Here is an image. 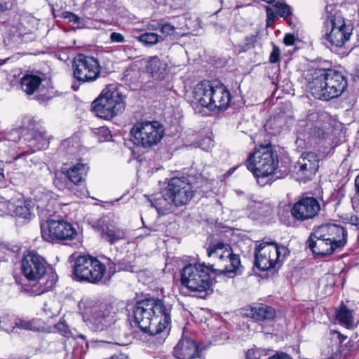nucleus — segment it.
<instances>
[{
  "label": "nucleus",
  "mask_w": 359,
  "mask_h": 359,
  "mask_svg": "<svg viewBox=\"0 0 359 359\" xmlns=\"http://www.w3.org/2000/svg\"><path fill=\"white\" fill-rule=\"evenodd\" d=\"M172 306L159 299H147L134 306V323L144 333L161 341L170 330Z\"/></svg>",
  "instance_id": "1"
},
{
  "label": "nucleus",
  "mask_w": 359,
  "mask_h": 359,
  "mask_svg": "<svg viewBox=\"0 0 359 359\" xmlns=\"http://www.w3.org/2000/svg\"><path fill=\"white\" fill-rule=\"evenodd\" d=\"M304 84L315 98L326 101L340 96L347 88L344 75L332 69L309 70Z\"/></svg>",
  "instance_id": "2"
},
{
  "label": "nucleus",
  "mask_w": 359,
  "mask_h": 359,
  "mask_svg": "<svg viewBox=\"0 0 359 359\" xmlns=\"http://www.w3.org/2000/svg\"><path fill=\"white\" fill-rule=\"evenodd\" d=\"M347 242V231L341 226L325 224L313 228L306 245L313 254L327 256L341 251Z\"/></svg>",
  "instance_id": "3"
},
{
  "label": "nucleus",
  "mask_w": 359,
  "mask_h": 359,
  "mask_svg": "<svg viewBox=\"0 0 359 359\" xmlns=\"http://www.w3.org/2000/svg\"><path fill=\"white\" fill-rule=\"evenodd\" d=\"M47 262L35 251L25 254L21 259V270L30 281L25 290L32 295H40L51 290L55 284V276L47 273Z\"/></svg>",
  "instance_id": "4"
},
{
  "label": "nucleus",
  "mask_w": 359,
  "mask_h": 359,
  "mask_svg": "<svg viewBox=\"0 0 359 359\" xmlns=\"http://www.w3.org/2000/svg\"><path fill=\"white\" fill-rule=\"evenodd\" d=\"M194 189V186L186 177H173L169 181L161 197L151 200V206L160 212L170 210L172 205L176 207L186 205L196 191Z\"/></svg>",
  "instance_id": "5"
},
{
  "label": "nucleus",
  "mask_w": 359,
  "mask_h": 359,
  "mask_svg": "<svg viewBox=\"0 0 359 359\" xmlns=\"http://www.w3.org/2000/svg\"><path fill=\"white\" fill-rule=\"evenodd\" d=\"M278 164V155L269 142L264 144L257 143L246 160L247 168L253 173L259 184L274 172Z\"/></svg>",
  "instance_id": "6"
},
{
  "label": "nucleus",
  "mask_w": 359,
  "mask_h": 359,
  "mask_svg": "<svg viewBox=\"0 0 359 359\" xmlns=\"http://www.w3.org/2000/svg\"><path fill=\"white\" fill-rule=\"evenodd\" d=\"M353 29L345 23L344 18L334 4L327 5L323 32L331 46L342 47L350 39Z\"/></svg>",
  "instance_id": "7"
},
{
  "label": "nucleus",
  "mask_w": 359,
  "mask_h": 359,
  "mask_svg": "<svg viewBox=\"0 0 359 359\" xmlns=\"http://www.w3.org/2000/svg\"><path fill=\"white\" fill-rule=\"evenodd\" d=\"M213 266L203 264H188L181 271L182 285L190 292L198 294L200 297H205L212 291V279L210 272Z\"/></svg>",
  "instance_id": "8"
},
{
  "label": "nucleus",
  "mask_w": 359,
  "mask_h": 359,
  "mask_svg": "<svg viewBox=\"0 0 359 359\" xmlns=\"http://www.w3.org/2000/svg\"><path fill=\"white\" fill-rule=\"evenodd\" d=\"M289 253V250L284 245L262 242L255 250V264L261 271L278 268Z\"/></svg>",
  "instance_id": "9"
},
{
  "label": "nucleus",
  "mask_w": 359,
  "mask_h": 359,
  "mask_svg": "<svg viewBox=\"0 0 359 359\" xmlns=\"http://www.w3.org/2000/svg\"><path fill=\"white\" fill-rule=\"evenodd\" d=\"M124 108L121 93L112 85L103 89L101 95L92 104V110L96 116L104 119L114 117Z\"/></svg>",
  "instance_id": "10"
},
{
  "label": "nucleus",
  "mask_w": 359,
  "mask_h": 359,
  "mask_svg": "<svg viewBox=\"0 0 359 359\" xmlns=\"http://www.w3.org/2000/svg\"><path fill=\"white\" fill-rule=\"evenodd\" d=\"M208 256L212 259V272L219 273H236L241 267L240 257L233 253L231 248L222 243H218L208 249Z\"/></svg>",
  "instance_id": "11"
},
{
  "label": "nucleus",
  "mask_w": 359,
  "mask_h": 359,
  "mask_svg": "<svg viewBox=\"0 0 359 359\" xmlns=\"http://www.w3.org/2000/svg\"><path fill=\"white\" fill-rule=\"evenodd\" d=\"M79 308L82 311L83 320L86 325L93 331L100 332L107 329L116 321V313L111 306H86L80 302Z\"/></svg>",
  "instance_id": "12"
},
{
  "label": "nucleus",
  "mask_w": 359,
  "mask_h": 359,
  "mask_svg": "<svg viewBox=\"0 0 359 359\" xmlns=\"http://www.w3.org/2000/svg\"><path fill=\"white\" fill-rule=\"evenodd\" d=\"M42 238L53 243L74 240L77 230L73 224L64 219H48L41 223Z\"/></svg>",
  "instance_id": "13"
},
{
  "label": "nucleus",
  "mask_w": 359,
  "mask_h": 359,
  "mask_svg": "<svg viewBox=\"0 0 359 359\" xmlns=\"http://www.w3.org/2000/svg\"><path fill=\"white\" fill-rule=\"evenodd\" d=\"M130 133L134 143L143 148L156 145L163 137V126L158 121L137 122L132 128Z\"/></svg>",
  "instance_id": "14"
},
{
  "label": "nucleus",
  "mask_w": 359,
  "mask_h": 359,
  "mask_svg": "<svg viewBox=\"0 0 359 359\" xmlns=\"http://www.w3.org/2000/svg\"><path fill=\"white\" fill-rule=\"evenodd\" d=\"M73 75L78 81L90 83L96 81L101 74L99 60L92 56L79 54L73 61Z\"/></svg>",
  "instance_id": "15"
},
{
  "label": "nucleus",
  "mask_w": 359,
  "mask_h": 359,
  "mask_svg": "<svg viewBox=\"0 0 359 359\" xmlns=\"http://www.w3.org/2000/svg\"><path fill=\"white\" fill-rule=\"evenodd\" d=\"M319 168V158L314 152L303 153L296 163L294 172L299 182L311 180Z\"/></svg>",
  "instance_id": "16"
},
{
  "label": "nucleus",
  "mask_w": 359,
  "mask_h": 359,
  "mask_svg": "<svg viewBox=\"0 0 359 359\" xmlns=\"http://www.w3.org/2000/svg\"><path fill=\"white\" fill-rule=\"evenodd\" d=\"M320 210L319 202L313 197H304L294 203L292 215L297 219L304 221L316 217Z\"/></svg>",
  "instance_id": "17"
},
{
  "label": "nucleus",
  "mask_w": 359,
  "mask_h": 359,
  "mask_svg": "<svg viewBox=\"0 0 359 359\" xmlns=\"http://www.w3.org/2000/svg\"><path fill=\"white\" fill-rule=\"evenodd\" d=\"M27 147L33 151L44 149L48 147L49 139L46 130L37 128L28 131L23 137Z\"/></svg>",
  "instance_id": "18"
},
{
  "label": "nucleus",
  "mask_w": 359,
  "mask_h": 359,
  "mask_svg": "<svg viewBox=\"0 0 359 359\" xmlns=\"http://www.w3.org/2000/svg\"><path fill=\"white\" fill-rule=\"evenodd\" d=\"M101 260L89 255L79 256L74 264V275L79 280H84L86 276L90 275V269L99 266ZM92 275V273H90ZM91 277V276H90Z\"/></svg>",
  "instance_id": "19"
},
{
  "label": "nucleus",
  "mask_w": 359,
  "mask_h": 359,
  "mask_svg": "<svg viewBox=\"0 0 359 359\" xmlns=\"http://www.w3.org/2000/svg\"><path fill=\"white\" fill-rule=\"evenodd\" d=\"M231 101V95L223 85L213 86L211 95L210 110H225Z\"/></svg>",
  "instance_id": "20"
},
{
  "label": "nucleus",
  "mask_w": 359,
  "mask_h": 359,
  "mask_svg": "<svg viewBox=\"0 0 359 359\" xmlns=\"http://www.w3.org/2000/svg\"><path fill=\"white\" fill-rule=\"evenodd\" d=\"M198 351L194 340L182 337L174 348V355L178 359H194L198 355Z\"/></svg>",
  "instance_id": "21"
},
{
  "label": "nucleus",
  "mask_w": 359,
  "mask_h": 359,
  "mask_svg": "<svg viewBox=\"0 0 359 359\" xmlns=\"http://www.w3.org/2000/svg\"><path fill=\"white\" fill-rule=\"evenodd\" d=\"M107 267L109 269V273H114L116 272L115 262L105 256L101 257L99 266L90 269V273H92L91 277H90V274L88 275L83 281H88L91 283L100 282L104 277Z\"/></svg>",
  "instance_id": "22"
},
{
  "label": "nucleus",
  "mask_w": 359,
  "mask_h": 359,
  "mask_svg": "<svg viewBox=\"0 0 359 359\" xmlns=\"http://www.w3.org/2000/svg\"><path fill=\"white\" fill-rule=\"evenodd\" d=\"M88 168L87 164L79 162L69 168L63 167L62 174H64L71 182L79 185L85 181Z\"/></svg>",
  "instance_id": "23"
},
{
  "label": "nucleus",
  "mask_w": 359,
  "mask_h": 359,
  "mask_svg": "<svg viewBox=\"0 0 359 359\" xmlns=\"http://www.w3.org/2000/svg\"><path fill=\"white\" fill-rule=\"evenodd\" d=\"M245 315L257 321L272 320L276 313L273 308L264 304H256L247 310Z\"/></svg>",
  "instance_id": "24"
},
{
  "label": "nucleus",
  "mask_w": 359,
  "mask_h": 359,
  "mask_svg": "<svg viewBox=\"0 0 359 359\" xmlns=\"http://www.w3.org/2000/svg\"><path fill=\"white\" fill-rule=\"evenodd\" d=\"M167 65L158 58V56L149 57L145 61L146 72L156 80H162L166 74Z\"/></svg>",
  "instance_id": "25"
},
{
  "label": "nucleus",
  "mask_w": 359,
  "mask_h": 359,
  "mask_svg": "<svg viewBox=\"0 0 359 359\" xmlns=\"http://www.w3.org/2000/svg\"><path fill=\"white\" fill-rule=\"evenodd\" d=\"M212 87L209 82L202 81L198 83L193 90L194 100L202 107L208 109H209L211 103Z\"/></svg>",
  "instance_id": "26"
},
{
  "label": "nucleus",
  "mask_w": 359,
  "mask_h": 359,
  "mask_svg": "<svg viewBox=\"0 0 359 359\" xmlns=\"http://www.w3.org/2000/svg\"><path fill=\"white\" fill-rule=\"evenodd\" d=\"M101 237L113 245L125 239L126 231L115 224H108L102 228Z\"/></svg>",
  "instance_id": "27"
},
{
  "label": "nucleus",
  "mask_w": 359,
  "mask_h": 359,
  "mask_svg": "<svg viewBox=\"0 0 359 359\" xmlns=\"http://www.w3.org/2000/svg\"><path fill=\"white\" fill-rule=\"evenodd\" d=\"M53 331L57 332L66 338L73 337L74 339H81L85 344V348L82 347V350L86 353L88 348V341L86 340V337L84 334H79L74 336L71 332L68 325L64 321L60 320L53 327Z\"/></svg>",
  "instance_id": "28"
},
{
  "label": "nucleus",
  "mask_w": 359,
  "mask_h": 359,
  "mask_svg": "<svg viewBox=\"0 0 359 359\" xmlns=\"http://www.w3.org/2000/svg\"><path fill=\"white\" fill-rule=\"evenodd\" d=\"M42 79L36 75L27 74L20 81L22 90L27 95H32L41 84Z\"/></svg>",
  "instance_id": "29"
},
{
  "label": "nucleus",
  "mask_w": 359,
  "mask_h": 359,
  "mask_svg": "<svg viewBox=\"0 0 359 359\" xmlns=\"http://www.w3.org/2000/svg\"><path fill=\"white\" fill-rule=\"evenodd\" d=\"M336 318L343 325L347 328L353 327V316L352 311L346 306H341L336 311Z\"/></svg>",
  "instance_id": "30"
},
{
  "label": "nucleus",
  "mask_w": 359,
  "mask_h": 359,
  "mask_svg": "<svg viewBox=\"0 0 359 359\" xmlns=\"http://www.w3.org/2000/svg\"><path fill=\"white\" fill-rule=\"evenodd\" d=\"M160 39V36L153 32H146L137 37V40L147 46H151L157 43Z\"/></svg>",
  "instance_id": "31"
},
{
  "label": "nucleus",
  "mask_w": 359,
  "mask_h": 359,
  "mask_svg": "<svg viewBox=\"0 0 359 359\" xmlns=\"http://www.w3.org/2000/svg\"><path fill=\"white\" fill-rule=\"evenodd\" d=\"M268 352L264 349L253 348L245 352V359H268Z\"/></svg>",
  "instance_id": "32"
},
{
  "label": "nucleus",
  "mask_w": 359,
  "mask_h": 359,
  "mask_svg": "<svg viewBox=\"0 0 359 359\" xmlns=\"http://www.w3.org/2000/svg\"><path fill=\"white\" fill-rule=\"evenodd\" d=\"M14 212L17 217L29 219L32 217L30 204L24 203L16 206Z\"/></svg>",
  "instance_id": "33"
},
{
  "label": "nucleus",
  "mask_w": 359,
  "mask_h": 359,
  "mask_svg": "<svg viewBox=\"0 0 359 359\" xmlns=\"http://www.w3.org/2000/svg\"><path fill=\"white\" fill-rule=\"evenodd\" d=\"M76 137H72L64 140L62 142L61 148L62 149H67V151L69 154H74L77 151L79 147V142L76 140Z\"/></svg>",
  "instance_id": "34"
},
{
  "label": "nucleus",
  "mask_w": 359,
  "mask_h": 359,
  "mask_svg": "<svg viewBox=\"0 0 359 359\" xmlns=\"http://www.w3.org/2000/svg\"><path fill=\"white\" fill-rule=\"evenodd\" d=\"M15 327H18L27 330H36V326L34 320H27L23 319H16L14 322Z\"/></svg>",
  "instance_id": "35"
},
{
  "label": "nucleus",
  "mask_w": 359,
  "mask_h": 359,
  "mask_svg": "<svg viewBox=\"0 0 359 359\" xmlns=\"http://www.w3.org/2000/svg\"><path fill=\"white\" fill-rule=\"evenodd\" d=\"M266 15H267V26H269L270 23L273 22L279 16L278 12L276 10V7L274 5L270 7H266Z\"/></svg>",
  "instance_id": "36"
},
{
  "label": "nucleus",
  "mask_w": 359,
  "mask_h": 359,
  "mask_svg": "<svg viewBox=\"0 0 359 359\" xmlns=\"http://www.w3.org/2000/svg\"><path fill=\"white\" fill-rule=\"evenodd\" d=\"M276 10L278 12V15L283 18H287L291 14V8L285 4L276 3L275 4Z\"/></svg>",
  "instance_id": "37"
},
{
  "label": "nucleus",
  "mask_w": 359,
  "mask_h": 359,
  "mask_svg": "<svg viewBox=\"0 0 359 359\" xmlns=\"http://www.w3.org/2000/svg\"><path fill=\"white\" fill-rule=\"evenodd\" d=\"M198 147L208 151L214 147V140L210 137L205 136L200 140Z\"/></svg>",
  "instance_id": "38"
},
{
  "label": "nucleus",
  "mask_w": 359,
  "mask_h": 359,
  "mask_svg": "<svg viewBox=\"0 0 359 359\" xmlns=\"http://www.w3.org/2000/svg\"><path fill=\"white\" fill-rule=\"evenodd\" d=\"M97 134L100 137V142L109 141L111 139V131L107 127H100L98 128Z\"/></svg>",
  "instance_id": "39"
},
{
  "label": "nucleus",
  "mask_w": 359,
  "mask_h": 359,
  "mask_svg": "<svg viewBox=\"0 0 359 359\" xmlns=\"http://www.w3.org/2000/svg\"><path fill=\"white\" fill-rule=\"evenodd\" d=\"M52 304L51 302L45 303L43 306V311L48 317L57 316L59 313L57 308H53Z\"/></svg>",
  "instance_id": "40"
},
{
  "label": "nucleus",
  "mask_w": 359,
  "mask_h": 359,
  "mask_svg": "<svg viewBox=\"0 0 359 359\" xmlns=\"http://www.w3.org/2000/svg\"><path fill=\"white\" fill-rule=\"evenodd\" d=\"M116 271H134V266H133L130 263H125V261L119 262L118 264H116Z\"/></svg>",
  "instance_id": "41"
},
{
  "label": "nucleus",
  "mask_w": 359,
  "mask_h": 359,
  "mask_svg": "<svg viewBox=\"0 0 359 359\" xmlns=\"http://www.w3.org/2000/svg\"><path fill=\"white\" fill-rule=\"evenodd\" d=\"M159 25L161 27L160 31L162 34L165 35H172L174 34L175 27L170 23H164Z\"/></svg>",
  "instance_id": "42"
},
{
  "label": "nucleus",
  "mask_w": 359,
  "mask_h": 359,
  "mask_svg": "<svg viewBox=\"0 0 359 359\" xmlns=\"http://www.w3.org/2000/svg\"><path fill=\"white\" fill-rule=\"evenodd\" d=\"M255 208L259 217H265L271 212V208L269 206H264L261 203H256Z\"/></svg>",
  "instance_id": "43"
},
{
  "label": "nucleus",
  "mask_w": 359,
  "mask_h": 359,
  "mask_svg": "<svg viewBox=\"0 0 359 359\" xmlns=\"http://www.w3.org/2000/svg\"><path fill=\"white\" fill-rule=\"evenodd\" d=\"M110 41L112 43H123L125 40L124 36L118 32H112L110 34Z\"/></svg>",
  "instance_id": "44"
},
{
  "label": "nucleus",
  "mask_w": 359,
  "mask_h": 359,
  "mask_svg": "<svg viewBox=\"0 0 359 359\" xmlns=\"http://www.w3.org/2000/svg\"><path fill=\"white\" fill-rule=\"evenodd\" d=\"M280 51L278 47H273L269 57V61L271 63H276L280 60Z\"/></svg>",
  "instance_id": "45"
},
{
  "label": "nucleus",
  "mask_w": 359,
  "mask_h": 359,
  "mask_svg": "<svg viewBox=\"0 0 359 359\" xmlns=\"http://www.w3.org/2000/svg\"><path fill=\"white\" fill-rule=\"evenodd\" d=\"M63 174H62V172L60 174H56L55 180H54V184L60 190H63L65 188V187H66L65 184L64 182H62V177L61 176Z\"/></svg>",
  "instance_id": "46"
},
{
  "label": "nucleus",
  "mask_w": 359,
  "mask_h": 359,
  "mask_svg": "<svg viewBox=\"0 0 359 359\" xmlns=\"http://www.w3.org/2000/svg\"><path fill=\"white\" fill-rule=\"evenodd\" d=\"M295 37L294 34H285L283 42L286 46H292L294 44Z\"/></svg>",
  "instance_id": "47"
},
{
  "label": "nucleus",
  "mask_w": 359,
  "mask_h": 359,
  "mask_svg": "<svg viewBox=\"0 0 359 359\" xmlns=\"http://www.w3.org/2000/svg\"><path fill=\"white\" fill-rule=\"evenodd\" d=\"M64 17L70 22L76 23L79 21V18L73 13H67Z\"/></svg>",
  "instance_id": "48"
},
{
  "label": "nucleus",
  "mask_w": 359,
  "mask_h": 359,
  "mask_svg": "<svg viewBox=\"0 0 359 359\" xmlns=\"http://www.w3.org/2000/svg\"><path fill=\"white\" fill-rule=\"evenodd\" d=\"M268 359H292V358L285 353H278L269 357Z\"/></svg>",
  "instance_id": "49"
},
{
  "label": "nucleus",
  "mask_w": 359,
  "mask_h": 359,
  "mask_svg": "<svg viewBox=\"0 0 359 359\" xmlns=\"http://www.w3.org/2000/svg\"><path fill=\"white\" fill-rule=\"evenodd\" d=\"M317 126L315 127L314 134L318 137H324L325 134V131L324 128H318L317 130H316Z\"/></svg>",
  "instance_id": "50"
},
{
  "label": "nucleus",
  "mask_w": 359,
  "mask_h": 359,
  "mask_svg": "<svg viewBox=\"0 0 359 359\" xmlns=\"http://www.w3.org/2000/svg\"><path fill=\"white\" fill-rule=\"evenodd\" d=\"M25 156V153H22L20 154H18L15 157H14L13 161L15 162H17L18 161H21L22 163H25V159H24Z\"/></svg>",
  "instance_id": "51"
},
{
  "label": "nucleus",
  "mask_w": 359,
  "mask_h": 359,
  "mask_svg": "<svg viewBox=\"0 0 359 359\" xmlns=\"http://www.w3.org/2000/svg\"><path fill=\"white\" fill-rule=\"evenodd\" d=\"M111 359H128V356H126L123 354H119L117 355L112 356Z\"/></svg>",
  "instance_id": "52"
},
{
  "label": "nucleus",
  "mask_w": 359,
  "mask_h": 359,
  "mask_svg": "<svg viewBox=\"0 0 359 359\" xmlns=\"http://www.w3.org/2000/svg\"><path fill=\"white\" fill-rule=\"evenodd\" d=\"M355 185L357 190V192L359 194V175L356 177L355 180Z\"/></svg>",
  "instance_id": "53"
},
{
  "label": "nucleus",
  "mask_w": 359,
  "mask_h": 359,
  "mask_svg": "<svg viewBox=\"0 0 359 359\" xmlns=\"http://www.w3.org/2000/svg\"><path fill=\"white\" fill-rule=\"evenodd\" d=\"M25 131V129H20V130H15L13 131V133L12 135H17L18 136H19V134L20 133H23Z\"/></svg>",
  "instance_id": "54"
},
{
  "label": "nucleus",
  "mask_w": 359,
  "mask_h": 359,
  "mask_svg": "<svg viewBox=\"0 0 359 359\" xmlns=\"http://www.w3.org/2000/svg\"><path fill=\"white\" fill-rule=\"evenodd\" d=\"M261 135H262V133H259V134H257L255 137H252V140H253V142L255 144L256 143V140L255 139H257Z\"/></svg>",
  "instance_id": "55"
},
{
  "label": "nucleus",
  "mask_w": 359,
  "mask_h": 359,
  "mask_svg": "<svg viewBox=\"0 0 359 359\" xmlns=\"http://www.w3.org/2000/svg\"><path fill=\"white\" fill-rule=\"evenodd\" d=\"M155 3L158 4H162L164 3V0H153Z\"/></svg>",
  "instance_id": "56"
},
{
  "label": "nucleus",
  "mask_w": 359,
  "mask_h": 359,
  "mask_svg": "<svg viewBox=\"0 0 359 359\" xmlns=\"http://www.w3.org/2000/svg\"><path fill=\"white\" fill-rule=\"evenodd\" d=\"M1 166H2V162H1V161H0V175H3V171H4V170H3V168H1Z\"/></svg>",
  "instance_id": "57"
},
{
  "label": "nucleus",
  "mask_w": 359,
  "mask_h": 359,
  "mask_svg": "<svg viewBox=\"0 0 359 359\" xmlns=\"http://www.w3.org/2000/svg\"><path fill=\"white\" fill-rule=\"evenodd\" d=\"M149 27L152 29H156L158 27H156V25H150Z\"/></svg>",
  "instance_id": "58"
},
{
  "label": "nucleus",
  "mask_w": 359,
  "mask_h": 359,
  "mask_svg": "<svg viewBox=\"0 0 359 359\" xmlns=\"http://www.w3.org/2000/svg\"><path fill=\"white\" fill-rule=\"evenodd\" d=\"M8 59H6V60H0V66L1 65H3L4 64L6 63V60H8Z\"/></svg>",
  "instance_id": "59"
},
{
  "label": "nucleus",
  "mask_w": 359,
  "mask_h": 359,
  "mask_svg": "<svg viewBox=\"0 0 359 359\" xmlns=\"http://www.w3.org/2000/svg\"><path fill=\"white\" fill-rule=\"evenodd\" d=\"M4 7L2 4H0V11H4Z\"/></svg>",
  "instance_id": "60"
},
{
  "label": "nucleus",
  "mask_w": 359,
  "mask_h": 359,
  "mask_svg": "<svg viewBox=\"0 0 359 359\" xmlns=\"http://www.w3.org/2000/svg\"><path fill=\"white\" fill-rule=\"evenodd\" d=\"M356 221H358V218L356 217H354V219H352L353 223Z\"/></svg>",
  "instance_id": "61"
},
{
  "label": "nucleus",
  "mask_w": 359,
  "mask_h": 359,
  "mask_svg": "<svg viewBox=\"0 0 359 359\" xmlns=\"http://www.w3.org/2000/svg\"><path fill=\"white\" fill-rule=\"evenodd\" d=\"M11 135L10 134L9 136H8V139L11 140Z\"/></svg>",
  "instance_id": "62"
}]
</instances>
